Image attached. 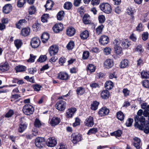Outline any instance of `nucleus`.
I'll use <instances>...</instances> for the list:
<instances>
[{"label": "nucleus", "instance_id": "nucleus-48", "mask_svg": "<svg viewBox=\"0 0 149 149\" xmlns=\"http://www.w3.org/2000/svg\"><path fill=\"white\" fill-rule=\"evenodd\" d=\"M134 12V9L131 7H129L127 9V13L130 16H132Z\"/></svg>", "mask_w": 149, "mask_h": 149}, {"label": "nucleus", "instance_id": "nucleus-31", "mask_svg": "<svg viewBox=\"0 0 149 149\" xmlns=\"http://www.w3.org/2000/svg\"><path fill=\"white\" fill-rule=\"evenodd\" d=\"M76 91L77 95H81L85 92V90L84 88L80 87L76 89Z\"/></svg>", "mask_w": 149, "mask_h": 149}, {"label": "nucleus", "instance_id": "nucleus-50", "mask_svg": "<svg viewBox=\"0 0 149 149\" xmlns=\"http://www.w3.org/2000/svg\"><path fill=\"white\" fill-rule=\"evenodd\" d=\"M36 56L33 54H30V58L27 60V61L28 62L33 63L35 61V60L36 58Z\"/></svg>", "mask_w": 149, "mask_h": 149}, {"label": "nucleus", "instance_id": "nucleus-2", "mask_svg": "<svg viewBox=\"0 0 149 149\" xmlns=\"http://www.w3.org/2000/svg\"><path fill=\"white\" fill-rule=\"evenodd\" d=\"M134 126L141 130H143L144 132L146 133H149V125H140V124L138 123V120L137 118L135 119Z\"/></svg>", "mask_w": 149, "mask_h": 149}, {"label": "nucleus", "instance_id": "nucleus-36", "mask_svg": "<svg viewBox=\"0 0 149 149\" xmlns=\"http://www.w3.org/2000/svg\"><path fill=\"white\" fill-rule=\"evenodd\" d=\"M125 116L123 113L121 111H119L117 113V118L120 121L123 120Z\"/></svg>", "mask_w": 149, "mask_h": 149}, {"label": "nucleus", "instance_id": "nucleus-18", "mask_svg": "<svg viewBox=\"0 0 149 149\" xmlns=\"http://www.w3.org/2000/svg\"><path fill=\"white\" fill-rule=\"evenodd\" d=\"M83 21L85 24H88L91 22V17L88 14H85L83 18Z\"/></svg>", "mask_w": 149, "mask_h": 149}, {"label": "nucleus", "instance_id": "nucleus-45", "mask_svg": "<svg viewBox=\"0 0 149 149\" xmlns=\"http://www.w3.org/2000/svg\"><path fill=\"white\" fill-rule=\"evenodd\" d=\"M14 44L17 48L18 49L21 47L22 43L21 40H15Z\"/></svg>", "mask_w": 149, "mask_h": 149}, {"label": "nucleus", "instance_id": "nucleus-13", "mask_svg": "<svg viewBox=\"0 0 149 149\" xmlns=\"http://www.w3.org/2000/svg\"><path fill=\"white\" fill-rule=\"evenodd\" d=\"M76 111L75 108H71L67 110L66 116L67 118H71Z\"/></svg>", "mask_w": 149, "mask_h": 149}, {"label": "nucleus", "instance_id": "nucleus-58", "mask_svg": "<svg viewBox=\"0 0 149 149\" xmlns=\"http://www.w3.org/2000/svg\"><path fill=\"white\" fill-rule=\"evenodd\" d=\"M89 56V52L88 51H85L83 52L82 58L83 59H87Z\"/></svg>", "mask_w": 149, "mask_h": 149}, {"label": "nucleus", "instance_id": "nucleus-21", "mask_svg": "<svg viewBox=\"0 0 149 149\" xmlns=\"http://www.w3.org/2000/svg\"><path fill=\"white\" fill-rule=\"evenodd\" d=\"M133 145L137 149L140 148V140L138 138H135L134 139Z\"/></svg>", "mask_w": 149, "mask_h": 149}, {"label": "nucleus", "instance_id": "nucleus-19", "mask_svg": "<svg viewBox=\"0 0 149 149\" xmlns=\"http://www.w3.org/2000/svg\"><path fill=\"white\" fill-rule=\"evenodd\" d=\"M12 9V6L10 4H7L3 7V12L6 14L9 13Z\"/></svg>", "mask_w": 149, "mask_h": 149}, {"label": "nucleus", "instance_id": "nucleus-39", "mask_svg": "<svg viewBox=\"0 0 149 149\" xmlns=\"http://www.w3.org/2000/svg\"><path fill=\"white\" fill-rule=\"evenodd\" d=\"M64 15V12L63 11L59 12L57 15V19L59 20H61L63 18Z\"/></svg>", "mask_w": 149, "mask_h": 149}, {"label": "nucleus", "instance_id": "nucleus-30", "mask_svg": "<svg viewBox=\"0 0 149 149\" xmlns=\"http://www.w3.org/2000/svg\"><path fill=\"white\" fill-rule=\"evenodd\" d=\"M54 5V3L53 1L51 0H48L47 1V3L45 6L46 8V9H47L48 10L51 9L52 8L53 6Z\"/></svg>", "mask_w": 149, "mask_h": 149}, {"label": "nucleus", "instance_id": "nucleus-26", "mask_svg": "<svg viewBox=\"0 0 149 149\" xmlns=\"http://www.w3.org/2000/svg\"><path fill=\"white\" fill-rule=\"evenodd\" d=\"M26 22H27L25 19H21L16 24V26L17 28L20 29L22 26L26 23Z\"/></svg>", "mask_w": 149, "mask_h": 149}, {"label": "nucleus", "instance_id": "nucleus-43", "mask_svg": "<svg viewBox=\"0 0 149 149\" xmlns=\"http://www.w3.org/2000/svg\"><path fill=\"white\" fill-rule=\"evenodd\" d=\"M143 78H149V72L145 71H142L141 73Z\"/></svg>", "mask_w": 149, "mask_h": 149}, {"label": "nucleus", "instance_id": "nucleus-6", "mask_svg": "<svg viewBox=\"0 0 149 149\" xmlns=\"http://www.w3.org/2000/svg\"><path fill=\"white\" fill-rule=\"evenodd\" d=\"M40 43V41L39 38L35 37L32 39L31 42V45L32 48H36L39 46Z\"/></svg>", "mask_w": 149, "mask_h": 149}, {"label": "nucleus", "instance_id": "nucleus-24", "mask_svg": "<svg viewBox=\"0 0 149 149\" xmlns=\"http://www.w3.org/2000/svg\"><path fill=\"white\" fill-rule=\"evenodd\" d=\"M104 87L106 89L110 90L113 87V84L110 81H107L105 84Z\"/></svg>", "mask_w": 149, "mask_h": 149}, {"label": "nucleus", "instance_id": "nucleus-59", "mask_svg": "<svg viewBox=\"0 0 149 149\" xmlns=\"http://www.w3.org/2000/svg\"><path fill=\"white\" fill-rule=\"evenodd\" d=\"M136 30L139 32L143 30V26L141 23H140L136 27Z\"/></svg>", "mask_w": 149, "mask_h": 149}, {"label": "nucleus", "instance_id": "nucleus-20", "mask_svg": "<svg viewBox=\"0 0 149 149\" xmlns=\"http://www.w3.org/2000/svg\"><path fill=\"white\" fill-rule=\"evenodd\" d=\"M60 119L57 117H54L50 122V124L53 126L58 125L60 122Z\"/></svg>", "mask_w": 149, "mask_h": 149}, {"label": "nucleus", "instance_id": "nucleus-61", "mask_svg": "<svg viewBox=\"0 0 149 149\" xmlns=\"http://www.w3.org/2000/svg\"><path fill=\"white\" fill-rule=\"evenodd\" d=\"M133 122V119L132 118H129L126 121V122L125 123V125L127 127H130L132 125Z\"/></svg>", "mask_w": 149, "mask_h": 149}, {"label": "nucleus", "instance_id": "nucleus-28", "mask_svg": "<svg viewBox=\"0 0 149 149\" xmlns=\"http://www.w3.org/2000/svg\"><path fill=\"white\" fill-rule=\"evenodd\" d=\"M81 38L82 39H86L89 36V34L88 31L87 30H85L81 32L80 35Z\"/></svg>", "mask_w": 149, "mask_h": 149}, {"label": "nucleus", "instance_id": "nucleus-34", "mask_svg": "<svg viewBox=\"0 0 149 149\" xmlns=\"http://www.w3.org/2000/svg\"><path fill=\"white\" fill-rule=\"evenodd\" d=\"M137 118L138 120V122H139L140 123V125H144V123L145 121V119L143 116H141L139 118V116H136L134 118V120L135 121V119ZM139 124V123H138Z\"/></svg>", "mask_w": 149, "mask_h": 149}, {"label": "nucleus", "instance_id": "nucleus-44", "mask_svg": "<svg viewBox=\"0 0 149 149\" xmlns=\"http://www.w3.org/2000/svg\"><path fill=\"white\" fill-rule=\"evenodd\" d=\"M121 45L124 49H127L130 46V44L127 40H125L122 42Z\"/></svg>", "mask_w": 149, "mask_h": 149}, {"label": "nucleus", "instance_id": "nucleus-23", "mask_svg": "<svg viewBox=\"0 0 149 149\" xmlns=\"http://www.w3.org/2000/svg\"><path fill=\"white\" fill-rule=\"evenodd\" d=\"M9 66L7 62L0 65V70L3 72L8 70L9 68Z\"/></svg>", "mask_w": 149, "mask_h": 149}, {"label": "nucleus", "instance_id": "nucleus-55", "mask_svg": "<svg viewBox=\"0 0 149 149\" xmlns=\"http://www.w3.org/2000/svg\"><path fill=\"white\" fill-rule=\"evenodd\" d=\"M121 43V41L119 39H115L113 42L114 47L120 46L119 45Z\"/></svg>", "mask_w": 149, "mask_h": 149}, {"label": "nucleus", "instance_id": "nucleus-51", "mask_svg": "<svg viewBox=\"0 0 149 149\" xmlns=\"http://www.w3.org/2000/svg\"><path fill=\"white\" fill-rule=\"evenodd\" d=\"M48 17L49 15L48 14H44L41 17L42 21L43 22H47Z\"/></svg>", "mask_w": 149, "mask_h": 149}, {"label": "nucleus", "instance_id": "nucleus-10", "mask_svg": "<svg viewBox=\"0 0 149 149\" xmlns=\"http://www.w3.org/2000/svg\"><path fill=\"white\" fill-rule=\"evenodd\" d=\"M114 65L113 60L111 59H107L104 62V66L107 69L110 68H112Z\"/></svg>", "mask_w": 149, "mask_h": 149}, {"label": "nucleus", "instance_id": "nucleus-33", "mask_svg": "<svg viewBox=\"0 0 149 149\" xmlns=\"http://www.w3.org/2000/svg\"><path fill=\"white\" fill-rule=\"evenodd\" d=\"M128 61L127 59L123 60L120 62V67L121 68H126L128 64Z\"/></svg>", "mask_w": 149, "mask_h": 149}, {"label": "nucleus", "instance_id": "nucleus-8", "mask_svg": "<svg viewBox=\"0 0 149 149\" xmlns=\"http://www.w3.org/2000/svg\"><path fill=\"white\" fill-rule=\"evenodd\" d=\"M58 47L56 45H54L51 46L49 48V52L50 55L53 56L56 54L58 52Z\"/></svg>", "mask_w": 149, "mask_h": 149}, {"label": "nucleus", "instance_id": "nucleus-11", "mask_svg": "<svg viewBox=\"0 0 149 149\" xmlns=\"http://www.w3.org/2000/svg\"><path fill=\"white\" fill-rule=\"evenodd\" d=\"M63 29V24L61 23L55 24L53 27V29L54 32L56 33L62 31Z\"/></svg>", "mask_w": 149, "mask_h": 149}, {"label": "nucleus", "instance_id": "nucleus-32", "mask_svg": "<svg viewBox=\"0 0 149 149\" xmlns=\"http://www.w3.org/2000/svg\"><path fill=\"white\" fill-rule=\"evenodd\" d=\"M104 26L103 24L98 26L95 29L96 34L99 35L101 34L103 31Z\"/></svg>", "mask_w": 149, "mask_h": 149}, {"label": "nucleus", "instance_id": "nucleus-17", "mask_svg": "<svg viewBox=\"0 0 149 149\" xmlns=\"http://www.w3.org/2000/svg\"><path fill=\"white\" fill-rule=\"evenodd\" d=\"M30 32V29L29 27H26L22 29L21 34L23 36H26L29 35Z\"/></svg>", "mask_w": 149, "mask_h": 149}, {"label": "nucleus", "instance_id": "nucleus-47", "mask_svg": "<svg viewBox=\"0 0 149 149\" xmlns=\"http://www.w3.org/2000/svg\"><path fill=\"white\" fill-rule=\"evenodd\" d=\"M29 13L30 15H32L35 13L36 11V8L34 6H30L29 8Z\"/></svg>", "mask_w": 149, "mask_h": 149}, {"label": "nucleus", "instance_id": "nucleus-4", "mask_svg": "<svg viewBox=\"0 0 149 149\" xmlns=\"http://www.w3.org/2000/svg\"><path fill=\"white\" fill-rule=\"evenodd\" d=\"M35 143L37 147L41 148L44 146L45 140L44 138L38 137L36 139Z\"/></svg>", "mask_w": 149, "mask_h": 149}, {"label": "nucleus", "instance_id": "nucleus-40", "mask_svg": "<svg viewBox=\"0 0 149 149\" xmlns=\"http://www.w3.org/2000/svg\"><path fill=\"white\" fill-rule=\"evenodd\" d=\"M122 133V132L120 130H118L111 134L112 136H114L116 137H120Z\"/></svg>", "mask_w": 149, "mask_h": 149}, {"label": "nucleus", "instance_id": "nucleus-1", "mask_svg": "<svg viewBox=\"0 0 149 149\" xmlns=\"http://www.w3.org/2000/svg\"><path fill=\"white\" fill-rule=\"evenodd\" d=\"M100 10L103 12L107 14L110 13L112 11L111 5L108 3H102L100 5Z\"/></svg>", "mask_w": 149, "mask_h": 149}, {"label": "nucleus", "instance_id": "nucleus-42", "mask_svg": "<svg viewBox=\"0 0 149 149\" xmlns=\"http://www.w3.org/2000/svg\"><path fill=\"white\" fill-rule=\"evenodd\" d=\"M99 104V102H97L96 101H94L91 105V109L94 110H96L97 109L98 106Z\"/></svg>", "mask_w": 149, "mask_h": 149}, {"label": "nucleus", "instance_id": "nucleus-57", "mask_svg": "<svg viewBox=\"0 0 149 149\" xmlns=\"http://www.w3.org/2000/svg\"><path fill=\"white\" fill-rule=\"evenodd\" d=\"M14 114V111L11 109L9 110L6 113L5 116L6 118H9L12 116Z\"/></svg>", "mask_w": 149, "mask_h": 149}, {"label": "nucleus", "instance_id": "nucleus-60", "mask_svg": "<svg viewBox=\"0 0 149 149\" xmlns=\"http://www.w3.org/2000/svg\"><path fill=\"white\" fill-rule=\"evenodd\" d=\"M98 20L100 23H102L105 21V16L103 15H100L98 17Z\"/></svg>", "mask_w": 149, "mask_h": 149}, {"label": "nucleus", "instance_id": "nucleus-56", "mask_svg": "<svg viewBox=\"0 0 149 149\" xmlns=\"http://www.w3.org/2000/svg\"><path fill=\"white\" fill-rule=\"evenodd\" d=\"M97 128H93L89 130L87 133L88 135H90L92 134H95L97 132Z\"/></svg>", "mask_w": 149, "mask_h": 149}, {"label": "nucleus", "instance_id": "nucleus-49", "mask_svg": "<svg viewBox=\"0 0 149 149\" xmlns=\"http://www.w3.org/2000/svg\"><path fill=\"white\" fill-rule=\"evenodd\" d=\"M47 59V57L46 55H41L38 59L37 61L41 63L45 61Z\"/></svg>", "mask_w": 149, "mask_h": 149}, {"label": "nucleus", "instance_id": "nucleus-14", "mask_svg": "<svg viewBox=\"0 0 149 149\" xmlns=\"http://www.w3.org/2000/svg\"><path fill=\"white\" fill-rule=\"evenodd\" d=\"M109 110L106 107H102L99 112L98 114L100 116H102L108 114L109 112Z\"/></svg>", "mask_w": 149, "mask_h": 149}, {"label": "nucleus", "instance_id": "nucleus-25", "mask_svg": "<svg viewBox=\"0 0 149 149\" xmlns=\"http://www.w3.org/2000/svg\"><path fill=\"white\" fill-rule=\"evenodd\" d=\"M109 93L107 90H104L101 93V96L103 99H107L109 98Z\"/></svg>", "mask_w": 149, "mask_h": 149}, {"label": "nucleus", "instance_id": "nucleus-7", "mask_svg": "<svg viewBox=\"0 0 149 149\" xmlns=\"http://www.w3.org/2000/svg\"><path fill=\"white\" fill-rule=\"evenodd\" d=\"M56 139L54 137L49 138L46 141V144L49 147H53L57 144Z\"/></svg>", "mask_w": 149, "mask_h": 149}, {"label": "nucleus", "instance_id": "nucleus-38", "mask_svg": "<svg viewBox=\"0 0 149 149\" xmlns=\"http://www.w3.org/2000/svg\"><path fill=\"white\" fill-rule=\"evenodd\" d=\"M72 3L70 2H66L64 4V8L67 10H70L72 7Z\"/></svg>", "mask_w": 149, "mask_h": 149}, {"label": "nucleus", "instance_id": "nucleus-15", "mask_svg": "<svg viewBox=\"0 0 149 149\" xmlns=\"http://www.w3.org/2000/svg\"><path fill=\"white\" fill-rule=\"evenodd\" d=\"M109 38L106 36H102L100 38V42L102 45H104L108 43Z\"/></svg>", "mask_w": 149, "mask_h": 149}, {"label": "nucleus", "instance_id": "nucleus-54", "mask_svg": "<svg viewBox=\"0 0 149 149\" xmlns=\"http://www.w3.org/2000/svg\"><path fill=\"white\" fill-rule=\"evenodd\" d=\"M26 2V0H18L17 6L19 7H22Z\"/></svg>", "mask_w": 149, "mask_h": 149}, {"label": "nucleus", "instance_id": "nucleus-64", "mask_svg": "<svg viewBox=\"0 0 149 149\" xmlns=\"http://www.w3.org/2000/svg\"><path fill=\"white\" fill-rule=\"evenodd\" d=\"M130 91L127 88H124L123 90V93L125 97H126L129 95Z\"/></svg>", "mask_w": 149, "mask_h": 149}, {"label": "nucleus", "instance_id": "nucleus-9", "mask_svg": "<svg viewBox=\"0 0 149 149\" xmlns=\"http://www.w3.org/2000/svg\"><path fill=\"white\" fill-rule=\"evenodd\" d=\"M73 138L72 142L74 144H76L78 142L81 140V136L79 134H73L72 135Z\"/></svg>", "mask_w": 149, "mask_h": 149}, {"label": "nucleus", "instance_id": "nucleus-46", "mask_svg": "<svg viewBox=\"0 0 149 149\" xmlns=\"http://www.w3.org/2000/svg\"><path fill=\"white\" fill-rule=\"evenodd\" d=\"M34 125L36 127L39 128L41 126L42 123L39 119L36 118L35 121Z\"/></svg>", "mask_w": 149, "mask_h": 149}, {"label": "nucleus", "instance_id": "nucleus-27", "mask_svg": "<svg viewBox=\"0 0 149 149\" xmlns=\"http://www.w3.org/2000/svg\"><path fill=\"white\" fill-rule=\"evenodd\" d=\"M27 124L21 123L19 125L18 131L20 133L22 132L27 128Z\"/></svg>", "mask_w": 149, "mask_h": 149}, {"label": "nucleus", "instance_id": "nucleus-12", "mask_svg": "<svg viewBox=\"0 0 149 149\" xmlns=\"http://www.w3.org/2000/svg\"><path fill=\"white\" fill-rule=\"evenodd\" d=\"M68 74L65 72H61L58 74L57 78L62 80H66L69 78Z\"/></svg>", "mask_w": 149, "mask_h": 149}, {"label": "nucleus", "instance_id": "nucleus-16", "mask_svg": "<svg viewBox=\"0 0 149 149\" xmlns=\"http://www.w3.org/2000/svg\"><path fill=\"white\" fill-rule=\"evenodd\" d=\"M85 125L89 127H92L94 125L93 118L92 117L90 116L87 118L84 122Z\"/></svg>", "mask_w": 149, "mask_h": 149}, {"label": "nucleus", "instance_id": "nucleus-35", "mask_svg": "<svg viewBox=\"0 0 149 149\" xmlns=\"http://www.w3.org/2000/svg\"><path fill=\"white\" fill-rule=\"evenodd\" d=\"M17 72H20L25 71L26 67L22 65H19L15 68Z\"/></svg>", "mask_w": 149, "mask_h": 149}, {"label": "nucleus", "instance_id": "nucleus-53", "mask_svg": "<svg viewBox=\"0 0 149 149\" xmlns=\"http://www.w3.org/2000/svg\"><path fill=\"white\" fill-rule=\"evenodd\" d=\"M95 67L93 64H89L88 67V70L90 72H93L95 71Z\"/></svg>", "mask_w": 149, "mask_h": 149}, {"label": "nucleus", "instance_id": "nucleus-5", "mask_svg": "<svg viewBox=\"0 0 149 149\" xmlns=\"http://www.w3.org/2000/svg\"><path fill=\"white\" fill-rule=\"evenodd\" d=\"M66 105V104L65 101L61 100L57 102L56 107L58 111H62L65 109Z\"/></svg>", "mask_w": 149, "mask_h": 149}, {"label": "nucleus", "instance_id": "nucleus-37", "mask_svg": "<svg viewBox=\"0 0 149 149\" xmlns=\"http://www.w3.org/2000/svg\"><path fill=\"white\" fill-rule=\"evenodd\" d=\"M114 50L115 52L117 54L120 55L122 53V49L120 46L114 47Z\"/></svg>", "mask_w": 149, "mask_h": 149}, {"label": "nucleus", "instance_id": "nucleus-3", "mask_svg": "<svg viewBox=\"0 0 149 149\" xmlns=\"http://www.w3.org/2000/svg\"><path fill=\"white\" fill-rule=\"evenodd\" d=\"M34 110V108L32 106L27 104L23 107L22 110L23 112L25 114L27 115H29L33 113Z\"/></svg>", "mask_w": 149, "mask_h": 149}, {"label": "nucleus", "instance_id": "nucleus-22", "mask_svg": "<svg viewBox=\"0 0 149 149\" xmlns=\"http://www.w3.org/2000/svg\"><path fill=\"white\" fill-rule=\"evenodd\" d=\"M75 32V29L72 27L68 28L66 31V33L69 36H71L74 35Z\"/></svg>", "mask_w": 149, "mask_h": 149}, {"label": "nucleus", "instance_id": "nucleus-62", "mask_svg": "<svg viewBox=\"0 0 149 149\" xmlns=\"http://www.w3.org/2000/svg\"><path fill=\"white\" fill-rule=\"evenodd\" d=\"M143 86L146 88H149V81L145 80L142 82Z\"/></svg>", "mask_w": 149, "mask_h": 149}, {"label": "nucleus", "instance_id": "nucleus-29", "mask_svg": "<svg viewBox=\"0 0 149 149\" xmlns=\"http://www.w3.org/2000/svg\"><path fill=\"white\" fill-rule=\"evenodd\" d=\"M42 41L44 43H45L49 38V35L47 33H44L41 37Z\"/></svg>", "mask_w": 149, "mask_h": 149}, {"label": "nucleus", "instance_id": "nucleus-41", "mask_svg": "<svg viewBox=\"0 0 149 149\" xmlns=\"http://www.w3.org/2000/svg\"><path fill=\"white\" fill-rule=\"evenodd\" d=\"M74 46V43L73 41H70L67 44L66 47L69 50H71L73 49Z\"/></svg>", "mask_w": 149, "mask_h": 149}, {"label": "nucleus", "instance_id": "nucleus-63", "mask_svg": "<svg viewBox=\"0 0 149 149\" xmlns=\"http://www.w3.org/2000/svg\"><path fill=\"white\" fill-rule=\"evenodd\" d=\"M142 38L143 40L145 41L148 38V32L143 33L142 35Z\"/></svg>", "mask_w": 149, "mask_h": 149}, {"label": "nucleus", "instance_id": "nucleus-52", "mask_svg": "<svg viewBox=\"0 0 149 149\" xmlns=\"http://www.w3.org/2000/svg\"><path fill=\"white\" fill-rule=\"evenodd\" d=\"M135 51L140 53H142L144 51L142 46L141 45H138L135 49Z\"/></svg>", "mask_w": 149, "mask_h": 149}]
</instances>
